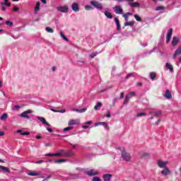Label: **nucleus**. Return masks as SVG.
<instances>
[{"mask_svg": "<svg viewBox=\"0 0 181 181\" xmlns=\"http://www.w3.org/2000/svg\"><path fill=\"white\" fill-rule=\"evenodd\" d=\"M118 149H119V151H121L123 160H125L126 162H130L132 158L131 154L127 153L124 147H119Z\"/></svg>", "mask_w": 181, "mask_h": 181, "instance_id": "obj_1", "label": "nucleus"}, {"mask_svg": "<svg viewBox=\"0 0 181 181\" xmlns=\"http://www.w3.org/2000/svg\"><path fill=\"white\" fill-rule=\"evenodd\" d=\"M32 112H33V110H25L20 115V117H21V118H26L27 119H30V117L28 115V114H32Z\"/></svg>", "mask_w": 181, "mask_h": 181, "instance_id": "obj_2", "label": "nucleus"}, {"mask_svg": "<svg viewBox=\"0 0 181 181\" xmlns=\"http://www.w3.org/2000/svg\"><path fill=\"white\" fill-rule=\"evenodd\" d=\"M63 153V156L65 158H71V156H74L76 155V153L71 150H64Z\"/></svg>", "mask_w": 181, "mask_h": 181, "instance_id": "obj_3", "label": "nucleus"}, {"mask_svg": "<svg viewBox=\"0 0 181 181\" xmlns=\"http://www.w3.org/2000/svg\"><path fill=\"white\" fill-rule=\"evenodd\" d=\"M169 163V161H163L162 160H158L157 161V165L158 168H160V169H164L165 168H167L166 165Z\"/></svg>", "mask_w": 181, "mask_h": 181, "instance_id": "obj_4", "label": "nucleus"}, {"mask_svg": "<svg viewBox=\"0 0 181 181\" xmlns=\"http://www.w3.org/2000/svg\"><path fill=\"white\" fill-rule=\"evenodd\" d=\"M90 4H92L93 6H95L97 9H99V11H103V4L100 3H98L96 1H90Z\"/></svg>", "mask_w": 181, "mask_h": 181, "instance_id": "obj_5", "label": "nucleus"}, {"mask_svg": "<svg viewBox=\"0 0 181 181\" xmlns=\"http://www.w3.org/2000/svg\"><path fill=\"white\" fill-rule=\"evenodd\" d=\"M59 12H64V13L69 12V7L67 6H61L57 8Z\"/></svg>", "mask_w": 181, "mask_h": 181, "instance_id": "obj_6", "label": "nucleus"}, {"mask_svg": "<svg viewBox=\"0 0 181 181\" xmlns=\"http://www.w3.org/2000/svg\"><path fill=\"white\" fill-rule=\"evenodd\" d=\"M173 33V29L170 28L166 35V43H169L172 39V35Z\"/></svg>", "mask_w": 181, "mask_h": 181, "instance_id": "obj_7", "label": "nucleus"}, {"mask_svg": "<svg viewBox=\"0 0 181 181\" xmlns=\"http://www.w3.org/2000/svg\"><path fill=\"white\" fill-rule=\"evenodd\" d=\"M171 173L170 170H169L168 167H165L161 171V175H163V176H168V175H171Z\"/></svg>", "mask_w": 181, "mask_h": 181, "instance_id": "obj_8", "label": "nucleus"}, {"mask_svg": "<svg viewBox=\"0 0 181 181\" xmlns=\"http://www.w3.org/2000/svg\"><path fill=\"white\" fill-rule=\"evenodd\" d=\"M179 42H180V39L177 37H173V40H172V46H173L175 47V46H177V45L179 43Z\"/></svg>", "mask_w": 181, "mask_h": 181, "instance_id": "obj_9", "label": "nucleus"}, {"mask_svg": "<svg viewBox=\"0 0 181 181\" xmlns=\"http://www.w3.org/2000/svg\"><path fill=\"white\" fill-rule=\"evenodd\" d=\"M86 174L88 175V176H95L98 175V171H95L94 169H91L86 171Z\"/></svg>", "mask_w": 181, "mask_h": 181, "instance_id": "obj_10", "label": "nucleus"}, {"mask_svg": "<svg viewBox=\"0 0 181 181\" xmlns=\"http://www.w3.org/2000/svg\"><path fill=\"white\" fill-rule=\"evenodd\" d=\"M39 121H40L44 125H47V127H50V124L46 121V119L42 117H37Z\"/></svg>", "mask_w": 181, "mask_h": 181, "instance_id": "obj_11", "label": "nucleus"}, {"mask_svg": "<svg viewBox=\"0 0 181 181\" xmlns=\"http://www.w3.org/2000/svg\"><path fill=\"white\" fill-rule=\"evenodd\" d=\"M164 97L165 98H166L167 100H170L172 99V93H170V90H169V89H167L165 90V93L164 94Z\"/></svg>", "mask_w": 181, "mask_h": 181, "instance_id": "obj_12", "label": "nucleus"}, {"mask_svg": "<svg viewBox=\"0 0 181 181\" xmlns=\"http://www.w3.org/2000/svg\"><path fill=\"white\" fill-rule=\"evenodd\" d=\"M71 8L74 12H78V11H80V8L78 7V4L77 3H73Z\"/></svg>", "mask_w": 181, "mask_h": 181, "instance_id": "obj_13", "label": "nucleus"}, {"mask_svg": "<svg viewBox=\"0 0 181 181\" xmlns=\"http://www.w3.org/2000/svg\"><path fill=\"white\" fill-rule=\"evenodd\" d=\"M180 54H181V47H178V48L175 50V53H174L173 55V59H175V57H176L177 56H180Z\"/></svg>", "mask_w": 181, "mask_h": 181, "instance_id": "obj_14", "label": "nucleus"}, {"mask_svg": "<svg viewBox=\"0 0 181 181\" xmlns=\"http://www.w3.org/2000/svg\"><path fill=\"white\" fill-rule=\"evenodd\" d=\"M112 177V175H111V174L103 175V180L104 181H111Z\"/></svg>", "mask_w": 181, "mask_h": 181, "instance_id": "obj_15", "label": "nucleus"}, {"mask_svg": "<svg viewBox=\"0 0 181 181\" xmlns=\"http://www.w3.org/2000/svg\"><path fill=\"white\" fill-rule=\"evenodd\" d=\"M80 122L78 120L71 119L69 121L68 124L69 125V127H71V125H78V124Z\"/></svg>", "mask_w": 181, "mask_h": 181, "instance_id": "obj_16", "label": "nucleus"}, {"mask_svg": "<svg viewBox=\"0 0 181 181\" xmlns=\"http://www.w3.org/2000/svg\"><path fill=\"white\" fill-rule=\"evenodd\" d=\"M0 170H2L4 173H11V170L3 165H0Z\"/></svg>", "mask_w": 181, "mask_h": 181, "instance_id": "obj_17", "label": "nucleus"}, {"mask_svg": "<svg viewBox=\"0 0 181 181\" xmlns=\"http://www.w3.org/2000/svg\"><path fill=\"white\" fill-rule=\"evenodd\" d=\"M115 11H116V13L117 15H121L122 14V8H121V6H116L115 8Z\"/></svg>", "mask_w": 181, "mask_h": 181, "instance_id": "obj_18", "label": "nucleus"}, {"mask_svg": "<svg viewBox=\"0 0 181 181\" xmlns=\"http://www.w3.org/2000/svg\"><path fill=\"white\" fill-rule=\"evenodd\" d=\"M165 67L168 69V70L170 71V73H173V65L170 64V63L165 64Z\"/></svg>", "mask_w": 181, "mask_h": 181, "instance_id": "obj_19", "label": "nucleus"}, {"mask_svg": "<svg viewBox=\"0 0 181 181\" xmlns=\"http://www.w3.org/2000/svg\"><path fill=\"white\" fill-rule=\"evenodd\" d=\"M39 11H40V1L37 2V4L35 5L34 13L36 15V13H37V12H39Z\"/></svg>", "mask_w": 181, "mask_h": 181, "instance_id": "obj_20", "label": "nucleus"}, {"mask_svg": "<svg viewBox=\"0 0 181 181\" xmlns=\"http://www.w3.org/2000/svg\"><path fill=\"white\" fill-rule=\"evenodd\" d=\"M71 111H76V112H80L81 114L83 112H86V111H87V108H83V109L73 108L71 109Z\"/></svg>", "mask_w": 181, "mask_h": 181, "instance_id": "obj_21", "label": "nucleus"}, {"mask_svg": "<svg viewBox=\"0 0 181 181\" xmlns=\"http://www.w3.org/2000/svg\"><path fill=\"white\" fill-rule=\"evenodd\" d=\"M129 5H130V6H132V8H138L140 6L141 4H139V2H129Z\"/></svg>", "mask_w": 181, "mask_h": 181, "instance_id": "obj_22", "label": "nucleus"}, {"mask_svg": "<svg viewBox=\"0 0 181 181\" xmlns=\"http://www.w3.org/2000/svg\"><path fill=\"white\" fill-rule=\"evenodd\" d=\"M131 98V97L129 95H126L124 100L123 102V104H124L125 105H127V104H128V103H129V99Z\"/></svg>", "mask_w": 181, "mask_h": 181, "instance_id": "obj_23", "label": "nucleus"}, {"mask_svg": "<svg viewBox=\"0 0 181 181\" xmlns=\"http://www.w3.org/2000/svg\"><path fill=\"white\" fill-rule=\"evenodd\" d=\"M131 15H132V13L127 12V13L123 14V18H124L126 21H128V16H130Z\"/></svg>", "mask_w": 181, "mask_h": 181, "instance_id": "obj_24", "label": "nucleus"}, {"mask_svg": "<svg viewBox=\"0 0 181 181\" xmlns=\"http://www.w3.org/2000/svg\"><path fill=\"white\" fill-rule=\"evenodd\" d=\"M98 125H104V127H105V128H107V127H108V124H107V122H98V123L95 124V127H98Z\"/></svg>", "mask_w": 181, "mask_h": 181, "instance_id": "obj_25", "label": "nucleus"}, {"mask_svg": "<svg viewBox=\"0 0 181 181\" xmlns=\"http://www.w3.org/2000/svg\"><path fill=\"white\" fill-rule=\"evenodd\" d=\"M64 150H60L59 153H54V156H63Z\"/></svg>", "mask_w": 181, "mask_h": 181, "instance_id": "obj_26", "label": "nucleus"}, {"mask_svg": "<svg viewBox=\"0 0 181 181\" xmlns=\"http://www.w3.org/2000/svg\"><path fill=\"white\" fill-rule=\"evenodd\" d=\"M105 16L107 17L108 19H112V14H111L109 11H105Z\"/></svg>", "mask_w": 181, "mask_h": 181, "instance_id": "obj_27", "label": "nucleus"}, {"mask_svg": "<svg viewBox=\"0 0 181 181\" xmlns=\"http://www.w3.org/2000/svg\"><path fill=\"white\" fill-rule=\"evenodd\" d=\"M150 78L151 80H155L156 78V73L155 72L150 73Z\"/></svg>", "mask_w": 181, "mask_h": 181, "instance_id": "obj_28", "label": "nucleus"}, {"mask_svg": "<svg viewBox=\"0 0 181 181\" xmlns=\"http://www.w3.org/2000/svg\"><path fill=\"white\" fill-rule=\"evenodd\" d=\"M28 176H39L40 173H35V172H30L28 173Z\"/></svg>", "mask_w": 181, "mask_h": 181, "instance_id": "obj_29", "label": "nucleus"}, {"mask_svg": "<svg viewBox=\"0 0 181 181\" xmlns=\"http://www.w3.org/2000/svg\"><path fill=\"white\" fill-rule=\"evenodd\" d=\"M6 26H9L10 28H12V26H13V22L11 21H6Z\"/></svg>", "mask_w": 181, "mask_h": 181, "instance_id": "obj_30", "label": "nucleus"}, {"mask_svg": "<svg viewBox=\"0 0 181 181\" xmlns=\"http://www.w3.org/2000/svg\"><path fill=\"white\" fill-rule=\"evenodd\" d=\"M8 0H4V3L1 2V5L4 6L5 5L6 6H11V3L8 2Z\"/></svg>", "mask_w": 181, "mask_h": 181, "instance_id": "obj_31", "label": "nucleus"}, {"mask_svg": "<svg viewBox=\"0 0 181 181\" xmlns=\"http://www.w3.org/2000/svg\"><path fill=\"white\" fill-rule=\"evenodd\" d=\"M6 118H8V114L4 113L1 115V117H0L1 121H4V119H6Z\"/></svg>", "mask_w": 181, "mask_h": 181, "instance_id": "obj_32", "label": "nucleus"}, {"mask_svg": "<svg viewBox=\"0 0 181 181\" xmlns=\"http://www.w3.org/2000/svg\"><path fill=\"white\" fill-rule=\"evenodd\" d=\"M153 114L154 117H160L162 115V111L154 112Z\"/></svg>", "mask_w": 181, "mask_h": 181, "instance_id": "obj_33", "label": "nucleus"}, {"mask_svg": "<svg viewBox=\"0 0 181 181\" xmlns=\"http://www.w3.org/2000/svg\"><path fill=\"white\" fill-rule=\"evenodd\" d=\"M101 105H103V103H101V102L98 103L94 107V110L97 111V110H98V107H101Z\"/></svg>", "mask_w": 181, "mask_h": 181, "instance_id": "obj_34", "label": "nucleus"}, {"mask_svg": "<svg viewBox=\"0 0 181 181\" xmlns=\"http://www.w3.org/2000/svg\"><path fill=\"white\" fill-rule=\"evenodd\" d=\"M134 23L133 21L124 23V26H134Z\"/></svg>", "mask_w": 181, "mask_h": 181, "instance_id": "obj_35", "label": "nucleus"}, {"mask_svg": "<svg viewBox=\"0 0 181 181\" xmlns=\"http://www.w3.org/2000/svg\"><path fill=\"white\" fill-rule=\"evenodd\" d=\"M60 35H61L62 39H64V40H65L66 42H69V39L66 37V35H64L63 32H61Z\"/></svg>", "mask_w": 181, "mask_h": 181, "instance_id": "obj_36", "label": "nucleus"}, {"mask_svg": "<svg viewBox=\"0 0 181 181\" xmlns=\"http://www.w3.org/2000/svg\"><path fill=\"white\" fill-rule=\"evenodd\" d=\"M134 18H135L136 21H137L138 22H141L142 21V18H141V17H139V16H138V14H135Z\"/></svg>", "mask_w": 181, "mask_h": 181, "instance_id": "obj_37", "label": "nucleus"}, {"mask_svg": "<svg viewBox=\"0 0 181 181\" xmlns=\"http://www.w3.org/2000/svg\"><path fill=\"white\" fill-rule=\"evenodd\" d=\"M45 30H47V32H48V33H53V28L50 27H47Z\"/></svg>", "mask_w": 181, "mask_h": 181, "instance_id": "obj_38", "label": "nucleus"}, {"mask_svg": "<svg viewBox=\"0 0 181 181\" xmlns=\"http://www.w3.org/2000/svg\"><path fill=\"white\" fill-rule=\"evenodd\" d=\"M73 129V127H68L64 128V132H67L68 131H71Z\"/></svg>", "mask_w": 181, "mask_h": 181, "instance_id": "obj_39", "label": "nucleus"}, {"mask_svg": "<svg viewBox=\"0 0 181 181\" xmlns=\"http://www.w3.org/2000/svg\"><path fill=\"white\" fill-rule=\"evenodd\" d=\"M63 162H66V159H59V160H55V163H62Z\"/></svg>", "mask_w": 181, "mask_h": 181, "instance_id": "obj_40", "label": "nucleus"}, {"mask_svg": "<svg viewBox=\"0 0 181 181\" xmlns=\"http://www.w3.org/2000/svg\"><path fill=\"white\" fill-rule=\"evenodd\" d=\"M163 9H165V7H163V6H157V7L156 8V11H162V10H163Z\"/></svg>", "mask_w": 181, "mask_h": 181, "instance_id": "obj_41", "label": "nucleus"}, {"mask_svg": "<svg viewBox=\"0 0 181 181\" xmlns=\"http://www.w3.org/2000/svg\"><path fill=\"white\" fill-rule=\"evenodd\" d=\"M141 158H149V154H148L147 153H143L141 154Z\"/></svg>", "mask_w": 181, "mask_h": 181, "instance_id": "obj_42", "label": "nucleus"}, {"mask_svg": "<svg viewBox=\"0 0 181 181\" xmlns=\"http://www.w3.org/2000/svg\"><path fill=\"white\" fill-rule=\"evenodd\" d=\"M93 181H101V178L99 177H93Z\"/></svg>", "mask_w": 181, "mask_h": 181, "instance_id": "obj_43", "label": "nucleus"}, {"mask_svg": "<svg viewBox=\"0 0 181 181\" xmlns=\"http://www.w3.org/2000/svg\"><path fill=\"white\" fill-rule=\"evenodd\" d=\"M144 115H146V113L145 112H139L136 115V117H142Z\"/></svg>", "mask_w": 181, "mask_h": 181, "instance_id": "obj_44", "label": "nucleus"}, {"mask_svg": "<svg viewBox=\"0 0 181 181\" xmlns=\"http://www.w3.org/2000/svg\"><path fill=\"white\" fill-rule=\"evenodd\" d=\"M127 95H129V97H135V92H131Z\"/></svg>", "mask_w": 181, "mask_h": 181, "instance_id": "obj_45", "label": "nucleus"}, {"mask_svg": "<svg viewBox=\"0 0 181 181\" xmlns=\"http://www.w3.org/2000/svg\"><path fill=\"white\" fill-rule=\"evenodd\" d=\"M21 135H23V136L30 135V133L29 132H25L21 133Z\"/></svg>", "mask_w": 181, "mask_h": 181, "instance_id": "obj_46", "label": "nucleus"}, {"mask_svg": "<svg viewBox=\"0 0 181 181\" xmlns=\"http://www.w3.org/2000/svg\"><path fill=\"white\" fill-rule=\"evenodd\" d=\"M85 9L86 11H90V9H91V6H88V5L85 6Z\"/></svg>", "mask_w": 181, "mask_h": 181, "instance_id": "obj_47", "label": "nucleus"}, {"mask_svg": "<svg viewBox=\"0 0 181 181\" xmlns=\"http://www.w3.org/2000/svg\"><path fill=\"white\" fill-rule=\"evenodd\" d=\"M95 56H97V53H95V52L90 54V57L92 59H94V57H95Z\"/></svg>", "mask_w": 181, "mask_h": 181, "instance_id": "obj_48", "label": "nucleus"}, {"mask_svg": "<svg viewBox=\"0 0 181 181\" xmlns=\"http://www.w3.org/2000/svg\"><path fill=\"white\" fill-rule=\"evenodd\" d=\"M13 11H14V12H18V11H19V8L18 6H14Z\"/></svg>", "mask_w": 181, "mask_h": 181, "instance_id": "obj_49", "label": "nucleus"}, {"mask_svg": "<svg viewBox=\"0 0 181 181\" xmlns=\"http://www.w3.org/2000/svg\"><path fill=\"white\" fill-rule=\"evenodd\" d=\"M45 156H54V153H46Z\"/></svg>", "mask_w": 181, "mask_h": 181, "instance_id": "obj_50", "label": "nucleus"}, {"mask_svg": "<svg viewBox=\"0 0 181 181\" xmlns=\"http://www.w3.org/2000/svg\"><path fill=\"white\" fill-rule=\"evenodd\" d=\"M58 112H61L63 114V113L66 112V109L58 110Z\"/></svg>", "mask_w": 181, "mask_h": 181, "instance_id": "obj_51", "label": "nucleus"}, {"mask_svg": "<svg viewBox=\"0 0 181 181\" xmlns=\"http://www.w3.org/2000/svg\"><path fill=\"white\" fill-rule=\"evenodd\" d=\"M44 162H45V161H44L43 160H37V161H36L35 163L39 164V163H43Z\"/></svg>", "mask_w": 181, "mask_h": 181, "instance_id": "obj_52", "label": "nucleus"}, {"mask_svg": "<svg viewBox=\"0 0 181 181\" xmlns=\"http://www.w3.org/2000/svg\"><path fill=\"white\" fill-rule=\"evenodd\" d=\"M107 118H111V113H110V112H107V114L106 115Z\"/></svg>", "mask_w": 181, "mask_h": 181, "instance_id": "obj_53", "label": "nucleus"}, {"mask_svg": "<svg viewBox=\"0 0 181 181\" xmlns=\"http://www.w3.org/2000/svg\"><path fill=\"white\" fill-rule=\"evenodd\" d=\"M41 2H42V4H44V5H46L47 4V0H41Z\"/></svg>", "mask_w": 181, "mask_h": 181, "instance_id": "obj_54", "label": "nucleus"}, {"mask_svg": "<svg viewBox=\"0 0 181 181\" xmlns=\"http://www.w3.org/2000/svg\"><path fill=\"white\" fill-rule=\"evenodd\" d=\"M86 124H88V125H90V124H93V122L92 121H88V122H86Z\"/></svg>", "mask_w": 181, "mask_h": 181, "instance_id": "obj_55", "label": "nucleus"}, {"mask_svg": "<svg viewBox=\"0 0 181 181\" xmlns=\"http://www.w3.org/2000/svg\"><path fill=\"white\" fill-rule=\"evenodd\" d=\"M17 133L21 134V135H22V133H23V132H22L21 129H18L17 130Z\"/></svg>", "mask_w": 181, "mask_h": 181, "instance_id": "obj_56", "label": "nucleus"}, {"mask_svg": "<svg viewBox=\"0 0 181 181\" xmlns=\"http://www.w3.org/2000/svg\"><path fill=\"white\" fill-rule=\"evenodd\" d=\"M131 76H132V74H127L126 76V78H129V77H131Z\"/></svg>", "mask_w": 181, "mask_h": 181, "instance_id": "obj_57", "label": "nucleus"}, {"mask_svg": "<svg viewBox=\"0 0 181 181\" xmlns=\"http://www.w3.org/2000/svg\"><path fill=\"white\" fill-rule=\"evenodd\" d=\"M47 130H48L49 132H53V129H52L49 127L47 128Z\"/></svg>", "mask_w": 181, "mask_h": 181, "instance_id": "obj_58", "label": "nucleus"}, {"mask_svg": "<svg viewBox=\"0 0 181 181\" xmlns=\"http://www.w3.org/2000/svg\"><path fill=\"white\" fill-rule=\"evenodd\" d=\"M4 135H5V132H0V136H4Z\"/></svg>", "mask_w": 181, "mask_h": 181, "instance_id": "obj_59", "label": "nucleus"}, {"mask_svg": "<svg viewBox=\"0 0 181 181\" xmlns=\"http://www.w3.org/2000/svg\"><path fill=\"white\" fill-rule=\"evenodd\" d=\"M120 98H124V92L120 93Z\"/></svg>", "mask_w": 181, "mask_h": 181, "instance_id": "obj_60", "label": "nucleus"}, {"mask_svg": "<svg viewBox=\"0 0 181 181\" xmlns=\"http://www.w3.org/2000/svg\"><path fill=\"white\" fill-rule=\"evenodd\" d=\"M82 128H83V129H87V128H88V126L83 125V126H82Z\"/></svg>", "mask_w": 181, "mask_h": 181, "instance_id": "obj_61", "label": "nucleus"}, {"mask_svg": "<svg viewBox=\"0 0 181 181\" xmlns=\"http://www.w3.org/2000/svg\"><path fill=\"white\" fill-rule=\"evenodd\" d=\"M50 178V176H49L47 178H45L42 181H49V179Z\"/></svg>", "mask_w": 181, "mask_h": 181, "instance_id": "obj_62", "label": "nucleus"}, {"mask_svg": "<svg viewBox=\"0 0 181 181\" xmlns=\"http://www.w3.org/2000/svg\"><path fill=\"white\" fill-rule=\"evenodd\" d=\"M37 139H42V136H36L35 137Z\"/></svg>", "mask_w": 181, "mask_h": 181, "instance_id": "obj_63", "label": "nucleus"}, {"mask_svg": "<svg viewBox=\"0 0 181 181\" xmlns=\"http://www.w3.org/2000/svg\"><path fill=\"white\" fill-rule=\"evenodd\" d=\"M51 111H52L53 112H58V110H56L54 109H51Z\"/></svg>", "mask_w": 181, "mask_h": 181, "instance_id": "obj_64", "label": "nucleus"}]
</instances>
